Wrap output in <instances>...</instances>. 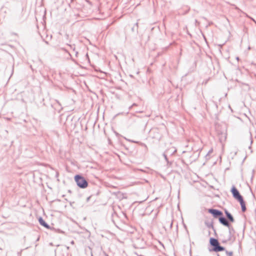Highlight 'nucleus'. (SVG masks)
Masks as SVG:
<instances>
[{"mask_svg": "<svg viewBox=\"0 0 256 256\" xmlns=\"http://www.w3.org/2000/svg\"><path fill=\"white\" fill-rule=\"evenodd\" d=\"M210 244L212 247V250H210V251H214V252H219L224 251L225 248L220 245L218 240L214 238H210Z\"/></svg>", "mask_w": 256, "mask_h": 256, "instance_id": "obj_1", "label": "nucleus"}, {"mask_svg": "<svg viewBox=\"0 0 256 256\" xmlns=\"http://www.w3.org/2000/svg\"><path fill=\"white\" fill-rule=\"evenodd\" d=\"M74 180L80 188H85L88 186V181L80 174L76 175L74 176Z\"/></svg>", "mask_w": 256, "mask_h": 256, "instance_id": "obj_2", "label": "nucleus"}, {"mask_svg": "<svg viewBox=\"0 0 256 256\" xmlns=\"http://www.w3.org/2000/svg\"><path fill=\"white\" fill-rule=\"evenodd\" d=\"M230 192L232 194V196L238 202L244 199L242 196L240 194L239 191L235 186H232L230 190Z\"/></svg>", "mask_w": 256, "mask_h": 256, "instance_id": "obj_3", "label": "nucleus"}, {"mask_svg": "<svg viewBox=\"0 0 256 256\" xmlns=\"http://www.w3.org/2000/svg\"><path fill=\"white\" fill-rule=\"evenodd\" d=\"M208 212L216 218H218L223 214L221 210L212 208L208 209Z\"/></svg>", "mask_w": 256, "mask_h": 256, "instance_id": "obj_4", "label": "nucleus"}, {"mask_svg": "<svg viewBox=\"0 0 256 256\" xmlns=\"http://www.w3.org/2000/svg\"><path fill=\"white\" fill-rule=\"evenodd\" d=\"M220 224L226 226H230V222L224 216L223 214L218 218Z\"/></svg>", "mask_w": 256, "mask_h": 256, "instance_id": "obj_5", "label": "nucleus"}, {"mask_svg": "<svg viewBox=\"0 0 256 256\" xmlns=\"http://www.w3.org/2000/svg\"><path fill=\"white\" fill-rule=\"evenodd\" d=\"M204 224L208 228H212V230L214 231V234H216V230L213 224V222L212 220L209 221V220H205L204 221Z\"/></svg>", "mask_w": 256, "mask_h": 256, "instance_id": "obj_6", "label": "nucleus"}, {"mask_svg": "<svg viewBox=\"0 0 256 256\" xmlns=\"http://www.w3.org/2000/svg\"><path fill=\"white\" fill-rule=\"evenodd\" d=\"M38 220L41 226H43L47 229H50V226L42 218L40 217Z\"/></svg>", "mask_w": 256, "mask_h": 256, "instance_id": "obj_7", "label": "nucleus"}, {"mask_svg": "<svg viewBox=\"0 0 256 256\" xmlns=\"http://www.w3.org/2000/svg\"><path fill=\"white\" fill-rule=\"evenodd\" d=\"M240 204L241 208H242V212H245L246 210V203L244 201V200H241L238 202Z\"/></svg>", "mask_w": 256, "mask_h": 256, "instance_id": "obj_8", "label": "nucleus"}, {"mask_svg": "<svg viewBox=\"0 0 256 256\" xmlns=\"http://www.w3.org/2000/svg\"><path fill=\"white\" fill-rule=\"evenodd\" d=\"M229 230V238L228 240H230L232 235L233 233L235 232L234 228L233 227L231 226V224H230V226H227Z\"/></svg>", "mask_w": 256, "mask_h": 256, "instance_id": "obj_9", "label": "nucleus"}, {"mask_svg": "<svg viewBox=\"0 0 256 256\" xmlns=\"http://www.w3.org/2000/svg\"><path fill=\"white\" fill-rule=\"evenodd\" d=\"M219 135V139L222 142V140H224L226 139V133L221 132L220 133H218Z\"/></svg>", "mask_w": 256, "mask_h": 256, "instance_id": "obj_10", "label": "nucleus"}, {"mask_svg": "<svg viewBox=\"0 0 256 256\" xmlns=\"http://www.w3.org/2000/svg\"><path fill=\"white\" fill-rule=\"evenodd\" d=\"M226 218L228 219L227 220H228V221H230V222H234V219L231 214H230L229 215H228Z\"/></svg>", "mask_w": 256, "mask_h": 256, "instance_id": "obj_11", "label": "nucleus"}, {"mask_svg": "<svg viewBox=\"0 0 256 256\" xmlns=\"http://www.w3.org/2000/svg\"><path fill=\"white\" fill-rule=\"evenodd\" d=\"M61 49H62V50L65 52H66L68 53L69 56H70V58H72V56H71L70 54L68 51L67 50H66L65 48H61Z\"/></svg>", "mask_w": 256, "mask_h": 256, "instance_id": "obj_12", "label": "nucleus"}, {"mask_svg": "<svg viewBox=\"0 0 256 256\" xmlns=\"http://www.w3.org/2000/svg\"><path fill=\"white\" fill-rule=\"evenodd\" d=\"M226 254L228 256H232L233 254L232 252H228V250H226Z\"/></svg>", "mask_w": 256, "mask_h": 256, "instance_id": "obj_13", "label": "nucleus"}, {"mask_svg": "<svg viewBox=\"0 0 256 256\" xmlns=\"http://www.w3.org/2000/svg\"><path fill=\"white\" fill-rule=\"evenodd\" d=\"M68 46L71 49H72L73 50H75V46H74V45H71V44H68Z\"/></svg>", "mask_w": 256, "mask_h": 256, "instance_id": "obj_14", "label": "nucleus"}, {"mask_svg": "<svg viewBox=\"0 0 256 256\" xmlns=\"http://www.w3.org/2000/svg\"><path fill=\"white\" fill-rule=\"evenodd\" d=\"M163 156H164V159L166 160L168 162H168V158H167V156H166V155L165 154V153H164V154H163Z\"/></svg>", "mask_w": 256, "mask_h": 256, "instance_id": "obj_15", "label": "nucleus"}, {"mask_svg": "<svg viewBox=\"0 0 256 256\" xmlns=\"http://www.w3.org/2000/svg\"><path fill=\"white\" fill-rule=\"evenodd\" d=\"M224 212H225L226 217L228 216V215H229L230 214L227 210H225Z\"/></svg>", "mask_w": 256, "mask_h": 256, "instance_id": "obj_16", "label": "nucleus"}, {"mask_svg": "<svg viewBox=\"0 0 256 256\" xmlns=\"http://www.w3.org/2000/svg\"><path fill=\"white\" fill-rule=\"evenodd\" d=\"M92 198V196H90L86 198V202H88Z\"/></svg>", "mask_w": 256, "mask_h": 256, "instance_id": "obj_17", "label": "nucleus"}, {"mask_svg": "<svg viewBox=\"0 0 256 256\" xmlns=\"http://www.w3.org/2000/svg\"><path fill=\"white\" fill-rule=\"evenodd\" d=\"M141 145H142V146H144V147H146V148H147L146 146L144 144L142 143V144H141Z\"/></svg>", "mask_w": 256, "mask_h": 256, "instance_id": "obj_18", "label": "nucleus"}, {"mask_svg": "<svg viewBox=\"0 0 256 256\" xmlns=\"http://www.w3.org/2000/svg\"><path fill=\"white\" fill-rule=\"evenodd\" d=\"M58 230L59 233H63V232L59 229Z\"/></svg>", "mask_w": 256, "mask_h": 256, "instance_id": "obj_19", "label": "nucleus"}, {"mask_svg": "<svg viewBox=\"0 0 256 256\" xmlns=\"http://www.w3.org/2000/svg\"><path fill=\"white\" fill-rule=\"evenodd\" d=\"M172 222L170 224V228H172Z\"/></svg>", "mask_w": 256, "mask_h": 256, "instance_id": "obj_20", "label": "nucleus"}, {"mask_svg": "<svg viewBox=\"0 0 256 256\" xmlns=\"http://www.w3.org/2000/svg\"><path fill=\"white\" fill-rule=\"evenodd\" d=\"M135 26H136L137 28H138V22H136V23L135 24Z\"/></svg>", "mask_w": 256, "mask_h": 256, "instance_id": "obj_21", "label": "nucleus"}, {"mask_svg": "<svg viewBox=\"0 0 256 256\" xmlns=\"http://www.w3.org/2000/svg\"><path fill=\"white\" fill-rule=\"evenodd\" d=\"M78 52H77V51H76V56H78Z\"/></svg>", "mask_w": 256, "mask_h": 256, "instance_id": "obj_22", "label": "nucleus"}, {"mask_svg": "<svg viewBox=\"0 0 256 256\" xmlns=\"http://www.w3.org/2000/svg\"><path fill=\"white\" fill-rule=\"evenodd\" d=\"M184 227L186 228V226L185 225H184ZM186 230L187 233L188 234V231L187 230V229H186Z\"/></svg>", "mask_w": 256, "mask_h": 256, "instance_id": "obj_23", "label": "nucleus"}, {"mask_svg": "<svg viewBox=\"0 0 256 256\" xmlns=\"http://www.w3.org/2000/svg\"><path fill=\"white\" fill-rule=\"evenodd\" d=\"M44 42H45L46 44H48V42H47V41H46V40H44Z\"/></svg>", "mask_w": 256, "mask_h": 256, "instance_id": "obj_24", "label": "nucleus"}, {"mask_svg": "<svg viewBox=\"0 0 256 256\" xmlns=\"http://www.w3.org/2000/svg\"><path fill=\"white\" fill-rule=\"evenodd\" d=\"M14 64H13V66H12V72H14Z\"/></svg>", "mask_w": 256, "mask_h": 256, "instance_id": "obj_25", "label": "nucleus"}, {"mask_svg": "<svg viewBox=\"0 0 256 256\" xmlns=\"http://www.w3.org/2000/svg\"><path fill=\"white\" fill-rule=\"evenodd\" d=\"M138 240H141L142 242H143V241H144V240H143V239H140V238H138Z\"/></svg>", "mask_w": 256, "mask_h": 256, "instance_id": "obj_26", "label": "nucleus"}, {"mask_svg": "<svg viewBox=\"0 0 256 256\" xmlns=\"http://www.w3.org/2000/svg\"><path fill=\"white\" fill-rule=\"evenodd\" d=\"M252 20L254 22V23H256V21L255 20H254V19H252Z\"/></svg>", "mask_w": 256, "mask_h": 256, "instance_id": "obj_27", "label": "nucleus"}, {"mask_svg": "<svg viewBox=\"0 0 256 256\" xmlns=\"http://www.w3.org/2000/svg\"><path fill=\"white\" fill-rule=\"evenodd\" d=\"M136 104H134L132 106H136Z\"/></svg>", "mask_w": 256, "mask_h": 256, "instance_id": "obj_28", "label": "nucleus"}, {"mask_svg": "<svg viewBox=\"0 0 256 256\" xmlns=\"http://www.w3.org/2000/svg\"><path fill=\"white\" fill-rule=\"evenodd\" d=\"M236 60H239V58H238V57H237V58H236Z\"/></svg>", "mask_w": 256, "mask_h": 256, "instance_id": "obj_29", "label": "nucleus"}, {"mask_svg": "<svg viewBox=\"0 0 256 256\" xmlns=\"http://www.w3.org/2000/svg\"><path fill=\"white\" fill-rule=\"evenodd\" d=\"M212 150H210V151L208 152V154H210V152H212Z\"/></svg>", "mask_w": 256, "mask_h": 256, "instance_id": "obj_30", "label": "nucleus"}, {"mask_svg": "<svg viewBox=\"0 0 256 256\" xmlns=\"http://www.w3.org/2000/svg\"><path fill=\"white\" fill-rule=\"evenodd\" d=\"M132 30H134V27L132 28Z\"/></svg>", "mask_w": 256, "mask_h": 256, "instance_id": "obj_31", "label": "nucleus"}, {"mask_svg": "<svg viewBox=\"0 0 256 256\" xmlns=\"http://www.w3.org/2000/svg\"><path fill=\"white\" fill-rule=\"evenodd\" d=\"M138 256H144L140 254V255H138Z\"/></svg>", "mask_w": 256, "mask_h": 256, "instance_id": "obj_32", "label": "nucleus"}, {"mask_svg": "<svg viewBox=\"0 0 256 256\" xmlns=\"http://www.w3.org/2000/svg\"><path fill=\"white\" fill-rule=\"evenodd\" d=\"M74 241H72V244H74Z\"/></svg>", "mask_w": 256, "mask_h": 256, "instance_id": "obj_33", "label": "nucleus"}, {"mask_svg": "<svg viewBox=\"0 0 256 256\" xmlns=\"http://www.w3.org/2000/svg\"><path fill=\"white\" fill-rule=\"evenodd\" d=\"M218 256H220L219 254H218Z\"/></svg>", "mask_w": 256, "mask_h": 256, "instance_id": "obj_34", "label": "nucleus"}, {"mask_svg": "<svg viewBox=\"0 0 256 256\" xmlns=\"http://www.w3.org/2000/svg\"><path fill=\"white\" fill-rule=\"evenodd\" d=\"M106 256H108V255H107Z\"/></svg>", "mask_w": 256, "mask_h": 256, "instance_id": "obj_35", "label": "nucleus"}]
</instances>
